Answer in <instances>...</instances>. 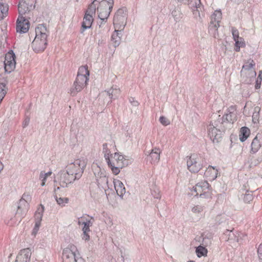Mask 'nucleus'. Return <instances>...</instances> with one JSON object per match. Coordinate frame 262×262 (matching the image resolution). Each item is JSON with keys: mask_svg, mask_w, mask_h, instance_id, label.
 Instances as JSON below:
<instances>
[{"mask_svg": "<svg viewBox=\"0 0 262 262\" xmlns=\"http://www.w3.org/2000/svg\"><path fill=\"white\" fill-rule=\"evenodd\" d=\"M208 135L213 143H217L221 138V133L225 130L224 121L220 115H215L207 125Z\"/></svg>", "mask_w": 262, "mask_h": 262, "instance_id": "1", "label": "nucleus"}, {"mask_svg": "<svg viewBox=\"0 0 262 262\" xmlns=\"http://www.w3.org/2000/svg\"><path fill=\"white\" fill-rule=\"evenodd\" d=\"M35 34L32 47L35 52H42L46 48L49 31L44 25L39 24L35 28Z\"/></svg>", "mask_w": 262, "mask_h": 262, "instance_id": "2", "label": "nucleus"}, {"mask_svg": "<svg viewBox=\"0 0 262 262\" xmlns=\"http://www.w3.org/2000/svg\"><path fill=\"white\" fill-rule=\"evenodd\" d=\"M90 75L87 66L80 67L78 71L77 77L70 89L69 93L72 96H75L87 85Z\"/></svg>", "mask_w": 262, "mask_h": 262, "instance_id": "3", "label": "nucleus"}, {"mask_svg": "<svg viewBox=\"0 0 262 262\" xmlns=\"http://www.w3.org/2000/svg\"><path fill=\"white\" fill-rule=\"evenodd\" d=\"M105 160L113 173L115 175L120 172V169L127 165V162L123 156L118 152H115L114 155L111 154L110 157L105 156Z\"/></svg>", "mask_w": 262, "mask_h": 262, "instance_id": "4", "label": "nucleus"}, {"mask_svg": "<svg viewBox=\"0 0 262 262\" xmlns=\"http://www.w3.org/2000/svg\"><path fill=\"white\" fill-rule=\"evenodd\" d=\"M87 164V161L84 159L75 160L67 166V171L73 177L75 180H79L83 173Z\"/></svg>", "mask_w": 262, "mask_h": 262, "instance_id": "5", "label": "nucleus"}, {"mask_svg": "<svg viewBox=\"0 0 262 262\" xmlns=\"http://www.w3.org/2000/svg\"><path fill=\"white\" fill-rule=\"evenodd\" d=\"M62 259L63 262H85L73 245H69L63 250Z\"/></svg>", "mask_w": 262, "mask_h": 262, "instance_id": "6", "label": "nucleus"}, {"mask_svg": "<svg viewBox=\"0 0 262 262\" xmlns=\"http://www.w3.org/2000/svg\"><path fill=\"white\" fill-rule=\"evenodd\" d=\"M113 5V0H102L100 2L98 7V17L102 21L107 19Z\"/></svg>", "mask_w": 262, "mask_h": 262, "instance_id": "7", "label": "nucleus"}, {"mask_svg": "<svg viewBox=\"0 0 262 262\" xmlns=\"http://www.w3.org/2000/svg\"><path fill=\"white\" fill-rule=\"evenodd\" d=\"M127 10L124 7L118 10L115 14L113 24L115 29L123 30L126 24Z\"/></svg>", "mask_w": 262, "mask_h": 262, "instance_id": "8", "label": "nucleus"}, {"mask_svg": "<svg viewBox=\"0 0 262 262\" xmlns=\"http://www.w3.org/2000/svg\"><path fill=\"white\" fill-rule=\"evenodd\" d=\"M203 159L196 154L191 155L187 160L188 169L191 172H198L203 166Z\"/></svg>", "mask_w": 262, "mask_h": 262, "instance_id": "9", "label": "nucleus"}, {"mask_svg": "<svg viewBox=\"0 0 262 262\" xmlns=\"http://www.w3.org/2000/svg\"><path fill=\"white\" fill-rule=\"evenodd\" d=\"M193 190L196 192L195 195H200L201 198H211V191L209 189V183L207 181L201 182L197 183L193 187Z\"/></svg>", "mask_w": 262, "mask_h": 262, "instance_id": "10", "label": "nucleus"}, {"mask_svg": "<svg viewBox=\"0 0 262 262\" xmlns=\"http://www.w3.org/2000/svg\"><path fill=\"white\" fill-rule=\"evenodd\" d=\"M222 18V13L220 11H215L211 16L210 24L209 26V31L212 32L215 35V32L217 31L220 26V23Z\"/></svg>", "mask_w": 262, "mask_h": 262, "instance_id": "11", "label": "nucleus"}, {"mask_svg": "<svg viewBox=\"0 0 262 262\" xmlns=\"http://www.w3.org/2000/svg\"><path fill=\"white\" fill-rule=\"evenodd\" d=\"M78 224L83 226L82 229L83 231L82 235V239L85 241H89L90 239V235L89 234L90 232V227L92 226L93 223L90 220L81 217L78 221Z\"/></svg>", "mask_w": 262, "mask_h": 262, "instance_id": "12", "label": "nucleus"}, {"mask_svg": "<svg viewBox=\"0 0 262 262\" xmlns=\"http://www.w3.org/2000/svg\"><path fill=\"white\" fill-rule=\"evenodd\" d=\"M236 115L237 113L235 106H231L227 110V113L223 117H221L223 122L224 121L225 128L227 127L228 124H232L236 120Z\"/></svg>", "mask_w": 262, "mask_h": 262, "instance_id": "13", "label": "nucleus"}, {"mask_svg": "<svg viewBox=\"0 0 262 262\" xmlns=\"http://www.w3.org/2000/svg\"><path fill=\"white\" fill-rule=\"evenodd\" d=\"M29 28V22L23 16H18L17 19L16 31L19 33H26Z\"/></svg>", "mask_w": 262, "mask_h": 262, "instance_id": "14", "label": "nucleus"}, {"mask_svg": "<svg viewBox=\"0 0 262 262\" xmlns=\"http://www.w3.org/2000/svg\"><path fill=\"white\" fill-rule=\"evenodd\" d=\"M60 185L63 187H67L68 184L72 183L75 181L73 177L70 174V173L67 171H63L60 173Z\"/></svg>", "mask_w": 262, "mask_h": 262, "instance_id": "15", "label": "nucleus"}, {"mask_svg": "<svg viewBox=\"0 0 262 262\" xmlns=\"http://www.w3.org/2000/svg\"><path fill=\"white\" fill-rule=\"evenodd\" d=\"M97 185L99 188H101L104 190L108 188V178L103 172H98L97 174L95 173Z\"/></svg>", "mask_w": 262, "mask_h": 262, "instance_id": "16", "label": "nucleus"}, {"mask_svg": "<svg viewBox=\"0 0 262 262\" xmlns=\"http://www.w3.org/2000/svg\"><path fill=\"white\" fill-rule=\"evenodd\" d=\"M31 255L29 248L21 250L16 257L15 262H30Z\"/></svg>", "mask_w": 262, "mask_h": 262, "instance_id": "17", "label": "nucleus"}, {"mask_svg": "<svg viewBox=\"0 0 262 262\" xmlns=\"http://www.w3.org/2000/svg\"><path fill=\"white\" fill-rule=\"evenodd\" d=\"M34 7V5L30 6V4L22 0L19 2L18 7L19 16H23V15L33 9Z\"/></svg>", "mask_w": 262, "mask_h": 262, "instance_id": "18", "label": "nucleus"}, {"mask_svg": "<svg viewBox=\"0 0 262 262\" xmlns=\"http://www.w3.org/2000/svg\"><path fill=\"white\" fill-rule=\"evenodd\" d=\"M218 170L214 167L209 166L204 173L205 176L210 181H213L217 178Z\"/></svg>", "mask_w": 262, "mask_h": 262, "instance_id": "19", "label": "nucleus"}, {"mask_svg": "<svg viewBox=\"0 0 262 262\" xmlns=\"http://www.w3.org/2000/svg\"><path fill=\"white\" fill-rule=\"evenodd\" d=\"M160 149H153L148 155L147 160L149 161L151 163H157L160 160Z\"/></svg>", "mask_w": 262, "mask_h": 262, "instance_id": "20", "label": "nucleus"}, {"mask_svg": "<svg viewBox=\"0 0 262 262\" xmlns=\"http://www.w3.org/2000/svg\"><path fill=\"white\" fill-rule=\"evenodd\" d=\"M114 185L117 194L120 197H123L125 193V188L123 183L119 180H114Z\"/></svg>", "mask_w": 262, "mask_h": 262, "instance_id": "21", "label": "nucleus"}, {"mask_svg": "<svg viewBox=\"0 0 262 262\" xmlns=\"http://www.w3.org/2000/svg\"><path fill=\"white\" fill-rule=\"evenodd\" d=\"M93 21V16L85 13L83 20L82 23V30L81 32L83 33L84 30L90 28Z\"/></svg>", "mask_w": 262, "mask_h": 262, "instance_id": "22", "label": "nucleus"}, {"mask_svg": "<svg viewBox=\"0 0 262 262\" xmlns=\"http://www.w3.org/2000/svg\"><path fill=\"white\" fill-rule=\"evenodd\" d=\"M261 143L262 142L260 141V138H259L257 135L253 139L251 144V152L255 154L257 152L261 146Z\"/></svg>", "mask_w": 262, "mask_h": 262, "instance_id": "23", "label": "nucleus"}, {"mask_svg": "<svg viewBox=\"0 0 262 262\" xmlns=\"http://www.w3.org/2000/svg\"><path fill=\"white\" fill-rule=\"evenodd\" d=\"M122 30L120 29V30H117L115 29V32L112 34L111 37V41L113 46L115 48L119 46L121 42V31Z\"/></svg>", "mask_w": 262, "mask_h": 262, "instance_id": "24", "label": "nucleus"}, {"mask_svg": "<svg viewBox=\"0 0 262 262\" xmlns=\"http://www.w3.org/2000/svg\"><path fill=\"white\" fill-rule=\"evenodd\" d=\"M250 132L247 127H242L239 133V140L241 142L245 141L249 137Z\"/></svg>", "mask_w": 262, "mask_h": 262, "instance_id": "25", "label": "nucleus"}, {"mask_svg": "<svg viewBox=\"0 0 262 262\" xmlns=\"http://www.w3.org/2000/svg\"><path fill=\"white\" fill-rule=\"evenodd\" d=\"M29 204L26 201L20 200L17 206V213H19V212H26L28 209Z\"/></svg>", "mask_w": 262, "mask_h": 262, "instance_id": "26", "label": "nucleus"}, {"mask_svg": "<svg viewBox=\"0 0 262 262\" xmlns=\"http://www.w3.org/2000/svg\"><path fill=\"white\" fill-rule=\"evenodd\" d=\"M201 9L202 8L201 7ZM194 17L200 22L203 21V18L204 17V13L202 11V9H200V8H196L192 10Z\"/></svg>", "mask_w": 262, "mask_h": 262, "instance_id": "27", "label": "nucleus"}, {"mask_svg": "<svg viewBox=\"0 0 262 262\" xmlns=\"http://www.w3.org/2000/svg\"><path fill=\"white\" fill-rule=\"evenodd\" d=\"M255 65V62L250 59L242 67L241 73L243 74L245 71H250L253 69Z\"/></svg>", "mask_w": 262, "mask_h": 262, "instance_id": "28", "label": "nucleus"}, {"mask_svg": "<svg viewBox=\"0 0 262 262\" xmlns=\"http://www.w3.org/2000/svg\"><path fill=\"white\" fill-rule=\"evenodd\" d=\"M16 61H4L5 70L6 72L10 73L15 68Z\"/></svg>", "mask_w": 262, "mask_h": 262, "instance_id": "29", "label": "nucleus"}, {"mask_svg": "<svg viewBox=\"0 0 262 262\" xmlns=\"http://www.w3.org/2000/svg\"><path fill=\"white\" fill-rule=\"evenodd\" d=\"M261 108L259 106H255L253 109V115H252V121L254 123L258 122L259 119V113Z\"/></svg>", "mask_w": 262, "mask_h": 262, "instance_id": "30", "label": "nucleus"}, {"mask_svg": "<svg viewBox=\"0 0 262 262\" xmlns=\"http://www.w3.org/2000/svg\"><path fill=\"white\" fill-rule=\"evenodd\" d=\"M192 10L196 8L201 9V4L200 0H189L186 3Z\"/></svg>", "mask_w": 262, "mask_h": 262, "instance_id": "31", "label": "nucleus"}, {"mask_svg": "<svg viewBox=\"0 0 262 262\" xmlns=\"http://www.w3.org/2000/svg\"><path fill=\"white\" fill-rule=\"evenodd\" d=\"M120 92L119 89L112 88L107 93L111 99H116L119 96Z\"/></svg>", "mask_w": 262, "mask_h": 262, "instance_id": "32", "label": "nucleus"}, {"mask_svg": "<svg viewBox=\"0 0 262 262\" xmlns=\"http://www.w3.org/2000/svg\"><path fill=\"white\" fill-rule=\"evenodd\" d=\"M195 252L197 256L199 257H200L201 256H206L208 251L205 247L202 246H199L196 248Z\"/></svg>", "mask_w": 262, "mask_h": 262, "instance_id": "33", "label": "nucleus"}, {"mask_svg": "<svg viewBox=\"0 0 262 262\" xmlns=\"http://www.w3.org/2000/svg\"><path fill=\"white\" fill-rule=\"evenodd\" d=\"M40 206L41 207L38 208L35 213V221H41L42 220L43 213L44 211V207L42 205H40Z\"/></svg>", "mask_w": 262, "mask_h": 262, "instance_id": "34", "label": "nucleus"}, {"mask_svg": "<svg viewBox=\"0 0 262 262\" xmlns=\"http://www.w3.org/2000/svg\"><path fill=\"white\" fill-rule=\"evenodd\" d=\"M96 2H97V1L94 0L93 2L89 6L88 8L85 12V14H90L92 16L95 14L96 7L95 3Z\"/></svg>", "mask_w": 262, "mask_h": 262, "instance_id": "35", "label": "nucleus"}, {"mask_svg": "<svg viewBox=\"0 0 262 262\" xmlns=\"http://www.w3.org/2000/svg\"><path fill=\"white\" fill-rule=\"evenodd\" d=\"M7 92V89L6 87V83L0 82V103L5 96Z\"/></svg>", "mask_w": 262, "mask_h": 262, "instance_id": "36", "label": "nucleus"}, {"mask_svg": "<svg viewBox=\"0 0 262 262\" xmlns=\"http://www.w3.org/2000/svg\"><path fill=\"white\" fill-rule=\"evenodd\" d=\"M8 6L7 5H4L1 4V11L2 12V14H0V20L2 19L7 16L8 12Z\"/></svg>", "mask_w": 262, "mask_h": 262, "instance_id": "37", "label": "nucleus"}, {"mask_svg": "<svg viewBox=\"0 0 262 262\" xmlns=\"http://www.w3.org/2000/svg\"><path fill=\"white\" fill-rule=\"evenodd\" d=\"M242 198L245 203H248L252 201L253 197L251 193H250L247 191L245 193H243L241 195Z\"/></svg>", "mask_w": 262, "mask_h": 262, "instance_id": "38", "label": "nucleus"}, {"mask_svg": "<svg viewBox=\"0 0 262 262\" xmlns=\"http://www.w3.org/2000/svg\"><path fill=\"white\" fill-rule=\"evenodd\" d=\"M55 198L57 204L61 206H65L69 202V199L68 198H61L57 196H55Z\"/></svg>", "mask_w": 262, "mask_h": 262, "instance_id": "39", "label": "nucleus"}, {"mask_svg": "<svg viewBox=\"0 0 262 262\" xmlns=\"http://www.w3.org/2000/svg\"><path fill=\"white\" fill-rule=\"evenodd\" d=\"M15 61V55L12 51L9 52L6 54L4 61Z\"/></svg>", "mask_w": 262, "mask_h": 262, "instance_id": "40", "label": "nucleus"}, {"mask_svg": "<svg viewBox=\"0 0 262 262\" xmlns=\"http://www.w3.org/2000/svg\"><path fill=\"white\" fill-rule=\"evenodd\" d=\"M204 209V206L202 205H197L195 206H194L191 208V211L193 213L195 214H198L201 213L203 211Z\"/></svg>", "mask_w": 262, "mask_h": 262, "instance_id": "41", "label": "nucleus"}, {"mask_svg": "<svg viewBox=\"0 0 262 262\" xmlns=\"http://www.w3.org/2000/svg\"><path fill=\"white\" fill-rule=\"evenodd\" d=\"M102 151L104 153V157L105 158V156L110 157V150L107 148V143H104L102 145Z\"/></svg>", "mask_w": 262, "mask_h": 262, "instance_id": "42", "label": "nucleus"}, {"mask_svg": "<svg viewBox=\"0 0 262 262\" xmlns=\"http://www.w3.org/2000/svg\"><path fill=\"white\" fill-rule=\"evenodd\" d=\"M261 162H262V155H260L255 158H253L252 160L251 164L253 165L254 166H256Z\"/></svg>", "mask_w": 262, "mask_h": 262, "instance_id": "43", "label": "nucleus"}, {"mask_svg": "<svg viewBox=\"0 0 262 262\" xmlns=\"http://www.w3.org/2000/svg\"><path fill=\"white\" fill-rule=\"evenodd\" d=\"M159 121L160 123L164 126L168 125L170 124V121L164 116L160 117Z\"/></svg>", "mask_w": 262, "mask_h": 262, "instance_id": "44", "label": "nucleus"}, {"mask_svg": "<svg viewBox=\"0 0 262 262\" xmlns=\"http://www.w3.org/2000/svg\"><path fill=\"white\" fill-rule=\"evenodd\" d=\"M231 31H232V34L233 35V38L234 39V40H237L238 39H239L238 31L235 28L232 27V29H231Z\"/></svg>", "mask_w": 262, "mask_h": 262, "instance_id": "45", "label": "nucleus"}, {"mask_svg": "<svg viewBox=\"0 0 262 262\" xmlns=\"http://www.w3.org/2000/svg\"><path fill=\"white\" fill-rule=\"evenodd\" d=\"M151 194L155 198H156V199L160 198V191H159V189H158V188H155L154 189H152L151 190Z\"/></svg>", "mask_w": 262, "mask_h": 262, "instance_id": "46", "label": "nucleus"}, {"mask_svg": "<svg viewBox=\"0 0 262 262\" xmlns=\"http://www.w3.org/2000/svg\"><path fill=\"white\" fill-rule=\"evenodd\" d=\"M171 14L176 20L179 19L180 17V12L179 10H173L171 12Z\"/></svg>", "mask_w": 262, "mask_h": 262, "instance_id": "47", "label": "nucleus"}, {"mask_svg": "<svg viewBox=\"0 0 262 262\" xmlns=\"http://www.w3.org/2000/svg\"><path fill=\"white\" fill-rule=\"evenodd\" d=\"M20 200L26 201L28 203V202L31 201V196L29 193H24Z\"/></svg>", "mask_w": 262, "mask_h": 262, "instance_id": "48", "label": "nucleus"}, {"mask_svg": "<svg viewBox=\"0 0 262 262\" xmlns=\"http://www.w3.org/2000/svg\"><path fill=\"white\" fill-rule=\"evenodd\" d=\"M257 254L260 261H262V243L260 244L257 249Z\"/></svg>", "mask_w": 262, "mask_h": 262, "instance_id": "49", "label": "nucleus"}, {"mask_svg": "<svg viewBox=\"0 0 262 262\" xmlns=\"http://www.w3.org/2000/svg\"><path fill=\"white\" fill-rule=\"evenodd\" d=\"M104 32V29H103V23L102 22L101 24L99 26L98 28H97L96 29V34H102Z\"/></svg>", "mask_w": 262, "mask_h": 262, "instance_id": "50", "label": "nucleus"}, {"mask_svg": "<svg viewBox=\"0 0 262 262\" xmlns=\"http://www.w3.org/2000/svg\"><path fill=\"white\" fill-rule=\"evenodd\" d=\"M239 39H240V40H239L238 39L237 40H234L235 41V46H239L241 47H242L245 45V43L242 41V40H243L242 38H240Z\"/></svg>", "mask_w": 262, "mask_h": 262, "instance_id": "51", "label": "nucleus"}, {"mask_svg": "<svg viewBox=\"0 0 262 262\" xmlns=\"http://www.w3.org/2000/svg\"><path fill=\"white\" fill-rule=\"evenodd\" d=\"M41 221H35V225L33 229L34 232H37L40 226Z\"/></svg>", "mask_w": 262, "mask_h": 262, "instance_id": "52", "label": "nucleus"}, {"mask_svg": "<svg viewBox=\"0 0 262 262\" xmlns=\"http://www.w3.org/2000/svg\"><path fill=\"white\" fill-rule=\"evenodd\" d=\"M234 236V234L232 233V231H230L229 234V239L231 240H234L237 242H239L238 238L237 237H235L234 238H233V236Z\"/></svg>", "mask_w": 262, "mask_h": 262, "instance_id": "53", "label": "nucleus"}, {"mask_svg": "<svg viewBox=\"0 0 262 262\" xmlns=\"http://www.w3.org/2000/svg\"><path fill=\"white\" fill-rule=\"evenodd\" d=\"M129 102H130V103L133 105V106H137L139 104V103L138 101H137L136 100H135V98H129Z\"/></svg>", "mask_w": 262, "mask_h": 262, "instance_id": "54", "label": "nucleus"}, {"mask_svg": "<svg viewBox=\"0 0 262 262\" xmlns=\"http://www.w3.org/2000/svg\"><path fill=\"white\" fill-rule=\"evenodd\" d=\"M39 179L42 181L41 185L42 186H45V183H46V179H47V177H45V176H42V177H41V173H40Z\"/></svg>", "mask_w": 262, "mask_h": 262, "instance_id": "55", "label": "nucleus"}, {"mask_svg": "<svg viewBox=\"0 0 262 262\" xmlns=\"http://www.w3.org/2000/svg\"><path fill=\"white\" fill-rule=\"evenodd\" d=\"M261 82V80L257 79V80L256 81L255 85V88L256 89H258L260 88Z\"/></svg>", "mask_w": 262, "mask_h": 262, "instance_id": "56", "label": "nucleus"}, {"mask_svg": "<svg viewBox=\"0 0 262 262\" xmlns=\"http://www.w3.org/2000/svg\"><path fill=\"white\" fill-rule=\"evenodd\" d=\"M40 173H41V177H42V176H45L47 178L48 177L50 176L52 172L49 171L47 173H45L44 171H42L40 172Z\"/></svg>", "mask_w": 262, "mask_h": 262, "instance_id": "57", "label": "nucleus"}, {"mask_svg": "<svg viewBox=\"0 0 262 262\" xmlns=\"http://www.w3.org/2000/svg\"><path fill=\"white\" fill-rule=\"evenodd\" d=\"M29 122V119H26L24 122L23 124V127H26L28 124Z\"/></svg>", "mask_w": 262, "mask_h": 262, "instance_id": "58", "label": "nucleus"}, {"mask_svg": "<svg viewBox=\"0 0 262 262\" xmlns=\"http://www.w3.org/2000/svg\"><path fill=\"white\" fill-rule=\"evenodd\" d=\"M257 79H259L260 80H262V71H260L259 72V74L257 77Z\"/></svg>", "mask_w": 262, "mask_h": 262, "instance_id": "59", "label": "nucleus"}, {"mask_svg": "<svg viewBox=\"0 0 262 262\" xmlns=\"http://www.w3.org/2000/svg\"><path fill=\"white\" fill-rule=\"evenodd\" d=\"M4 168V165L2 163V162H1L0 161V172Z\"/></svg>", "mask_w": 262, "mask_h": 262, "instance_id": "60", "label": "nucleus"}, {"mask_svg": "<svg viewBox=\"0 0 262 262\" xmlns=\"http://www.w3.org/2000/svg\"><path fill=\"white\" fill-rule=\"evenodd\" d=\"M240 48H241V47H239V46H235V50L236 52H239V50H240Z\"/></svg>", "mask_w": 262, "mask_h": 262, "instance_id": "61", "label": "nucleus"}, {"mask_svg": "<svg viewBox=\"0 0 262 262\" xmlns=\"http://www.w3.org/2000/svg\"><path fill=\"white\" fill-rule=\"evenodd\" d=\"M232 1L234 2L235 3H239L243 1L244 0H232Z\"/></svg>", "mask_w": 262, "mask_h": 262, "instance_id": "62", "label": "nucleus"}, {"mask_svg": "<svg viewBox=\"0 0 262 262\" xmlns=\"http://www.w3.org/2000/svg\"><path fill=\"white\" fill-rule=\"evenodd\" d=\"M251 72H252V73L254 75H256V72L255 71H253L251 70Z\"/></svg>", "mask_w": 262, "mask_h": 262, "instance_id": "63", "label": "nucleus"}, {"mask_svg": "<svg viewBox=\"0 0 262 262\" xmlns=\"http://www.w3.org/2000/svg\"><path fill=\"white\" fill-rule=\"evenodd\" d=\"M187 262H195V261H192V260H189V261H187Z\"/></svg>", "mask_w": 262, "mask_h": 262, "instance_id": "64", "label": "nucleus"}]
</instances>
